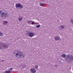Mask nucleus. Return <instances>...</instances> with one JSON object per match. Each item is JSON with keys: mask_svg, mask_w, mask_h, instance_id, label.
Listing matches in <instances>:
<instances>
[{"mask_svg": "<svg viewBox=\"0 0 73 73\" xmlns=\"http://www.w3.org/2000/svg\"><path fill=\"white\" fill-rule=\"evenodd\" d=\"M65 61L68 63H70L73 61V56L72 55H67Z\"/></svg>", "mask_w": 73, "mask_h": 73, "instance_id": "obj_1", "label": "nucleus"}, {"mask_svg": "<svg viewBox=\"0 0 73 73\" xmlns=\"http://www.w3.org/2000/svg\"><path fill=\"white\" fill-rule=\"evenodd\" d=\"M13 54H15L17 57H19L20 58L22 57V53L20 51H16V50H14L13 51Z\"/></svg>", "mask_w": 73, "mask_h": 73, "instance_id": "obj_2", "label": "nucleus"}, {"mask_svg": "<svg viewBox=\"0 0 73 73\" xmlns=\"http://www.w3.org/2000/svg\"><path fill=\"white\" fill-rule=\"evenodd\" d=\"M7 14L8 13L2 12V10H0V16H1V17L6 18L7 17H8V14L7 15Z\"/></svg>", "mask_w": 73, "mask_h": 73, "instance_id": "obj_3", "label": "nucleus"}, {"mask_svg": "<svg viewBox=\"0 0 73 73\" xmlns=\"http://www.w3.org/2000/svg\"><path fill=\"white\" fill-rule=\"evenodd\" d=\"M2 48H3L4 49H7L8 48V44H4L3 43L0 42V49H2Z\"/></svg>", "mask_w": 73, "mask_h": 73, "instance_id": "obj_4", "label": "nucleus"}, {"mask_svg": "<svg viewBox=\"0 0 73 73\" xmlns=\"http://www.w3.org/2000/svg\"><path fill=\"white\" fill-rule=\"evenodd\" d=\"M15 7L17 8V9H21L23 8V6L20 3H18L16 4Z\"/></svg>", "mask_w": 73, "mask_h": 73, "instance_id": "obj_5", "label": "nucleus"}, {"mask_svg": "<svg viewBox=\"0 0 73 73\" xmlns=\"http://www.w3.org/2000/svg\"><path fill=\"white\" fill-rule=\"evenodd\" d=\"M30 72L32 73H35L36 72V70L34 68H32L30 70Z\"/></svg>", "mask_w": 73, "mask_h": 73, "instance_id": "obj_6", "label": "nucleus"}, {"mask_svg": "<svg viewBox=\"0 0 73 73\" xmlns=\"http://www.w3.org/2000/svg\"><path fill=\"white\" fill-rule=\"evenodd\" d=\"M33 36H34V34H33V33L30 32V33L29 34V37H33Z\"/></svg>", "mask_w": 73, "mask_h": 73, "instance_id": "obj_7", "label": "nucleus"}, {"mask_svg": "<svg viewBox=\"0 0 73 73\" xmlns=\"http://www.w3.org/2000/svg\"><path fill=\"white\" fill-rule=\"evenodd\" d=\"M55 40L56 41L60 40V38L58 36H57L55 38Z\"/></svg>", "mask_w": 73, "mask_h": 73, "instance_id": "obj_8", "label": "nucleus"}, {"mask_svg": "<svg viewBox=\"0 0 73 73\" xmlns=\"http://www.w3.org/2000/svg\"><path fill=\"white\" fill-rule=\"evenodd\" d=\"M26 33L25 34V35H27V36H29V33H30V32H29L28 31H27L26 32Z\"/></svg>", "mask_w": 73, "mask_h": 73, "instance_id": "obj_9", "label": "nucleus"}, {"mask_svg": "<svg viewBox=\"0 0 73 73\" xmlns=\"http://www.w3.org/2000/svg\"><path fill=\"white\" fill-rule=\"evenodd\" d=\"M4 25H5V24H7V23H8V22L7 21H4L3 22Z\"/></svg>", "mask_w": 73, "mask_h": 73, "instance_id": "obj_10", "label": "nucleus"}, {"mask_svg": "<svg viewBox=\"0 0 73 73\" xmlns=\"http://www.w3.org/2000/svg\"><path fill=\"white\" fill-rule=\"evenodd\" d=\"M23 19V18H21V17H19V18H18V20H19V21H21Z\"/></svg>", "mask_w": 73, "mask_h": 73, "instance_id": "obj_11", "label": "nucleus"}, {"mask_svg": "<svg viewBox=\"0 0 73 73\" xmlns=\"http://www.w3.org/2000/svg\"><path fill=\"white\" fill-rule=\"evenodd\" d=\"M5 73H11V71H7V70H6L4 72Z\"/></svg>", "mask_w": 73, "mask_h": 73, "instance_id": "obj_12", "label": "nucleus"}, {"mask_svg": "<svg viewBox=\"0 0 73 73\" xmlns=\"http://www.w3.org/2000/svg\"><path fill=\"white\" fill-rule=\"evenodd\" d=\"M36 27L37 28H38L39 27H40V25L36 26Z\"/></svg>", "mask_w": 73, "mask_h": 73, "instance_id": "obj_13", "label": "nucleus"}, {"mask_svg": "<svg viewBox=\"0 0 73 73\" xmlns=\"http://www.w3.org/2000/svg\"><path fill=\"white\" fill-rule=\"evenodd\" d=\"M21 68L22 69H24V67L23 65H21Z\"/></svg>", "mask_w": 73, "mask_h": 73, "instance_id": "obj_14", "label": "nucleus"}, {"mask_svg": "<svg viewBox=\"0 0 73 73\" xmlns=\"http://www.w3.org/2000/svg\"><path fill=\"white\" fill-rule=\"evenodd\" d=\"M38 66H37V65H35L34 66V68H36V69H38Z\"/></svg>", "mask_w": 73, "mask_h": 73, "instance_id": "obj_15", "label": "nucleus"}, {"mask_svg": "<svg viewBox=\"0 0 73 73\" xmlns=\"http://www.w3.org/2000/svg\"><path fill=\"white\" fill-rule=\"evenodd\" d=\"M31 22H32V21H28L27 22V23H31Z\"/></svg>", "mask_w": 73, "mask_h": 73, "instance_id": "obj_16", "label": "nucleus"}, {"mask_svg": "<svg viewBox=\"0 0 73 73\" xmlns=\"http://www.w3.org/2000/svg\"><path fill=\"white\" fill-rule=\"evenodd\" d=\"M71 22L73 24V19H71Z\"/></svg>", "mask_w": 73, "mask_h": 73, "instance_id": "obj_17", "label": "nucleus"}, {"mask_svg": "<svg viewBox=\"0 0 73 73\" xmlns=\"http://www.w3.org/2000/svg\"><path fill=\"white\" fill-rule=\"evenodd\" d=\"M60 28L61 29H64V26H61L60 27Z\"/></svg>", "mask_w": 73, "mask_h": 73, "instance_id": "obj_18", "label": "nucleus"}, {"mask_svg": "<svg viewBox=\"0 0 73 73\" xmlns=\"http://www.w3.org/2000/svg\"><path fill=\"white\" fill-rule=\"evenodd\" d=\"M40 6H43V3H40Z\"/></svg>", "mask_w": 73, "mask_h": 73, "instance_id": "obj_19", "label": "nucleus"}, {"mask_svg": "<svg viewBox=\"0 0 73 73\" xmlns=\"http://www.w3.org/2000/svg\"><path fill=\"white\" fill-rule=\"evenodd\" d=\"M23 65V66H24V67H26V64H23V65Z\"/></svg>", "mask_w": 73, "mask_h": 73, "instance_id": "obj_20", "label": "nucleus"}, {"mask_svg": "<svg viewBox=\"0 0 73 73\" xmlns=\"http://www.w3.org/2000/svg\"><path fill=\"white\" fill-rule=\"evenodd\" d=\"M9 70H10V71H12V68H10L9 69Z\"/></svg>", "mask_w": 73, "mask_h": 73, "instance_id": "obj_21", "label": "nucleus"}, {"mask_svg": "<svg viewBox=\"0 0 73 73\" xmlns=\"http://www.w3.org/2000/svg\"><path fill=\"white\" fill-rule=\"evenodd\" d=\"M34 22L33 21H32V23H31V24H32V25H33V24H34Z\"/></svg>", "mask_w": 73, "mask_h": 73, "instance_id": "obj_22", "label": "nucleus"}, {"mask_svg": "<svg viewBox=\"0 0 73 73\" xmlns=\"http://www.w3.org/2000/svg\"><path fill=\"white\" fill-rule=\"evenodd\" d=\"M61 56L62 57H64V54H62Z\"/></svg>", "mask_w": 73, "mask_h": 73, "instance_id": "obj_23", "label": "nucleus"}, {"mask_svg": "<svg viewBox=\"0 0 73 73\" xmlns=\"http://www.w3.org/2000/svg\"><path fill=\"white\" fill-rule=\"evenodd\" d=\"M2 33H0V36H1L2 35Z\"/></svg>", "mask_w": 73, "mask_h": 73, "instance_id": "obj_24", "label": "nucleus"}, {"mask_svg": "<svg viewBox=\"0 0 73 73\" xmlns=\"http://www.w3.org/2000/svg\"><path fill=\"white\" fill-rule=\"evenodd\" d=\"M22 56H23V57H22V58H23V57H25V56H24L23 55H22Z\"/></svg>", "mask_w": 73, "mask_h": 73, "instance_id": "obj_25", "label": "nucleus"}, {"mask_svg": "<svg viewBox=\"0 0 73 73\" xmlns=\"http://www.w3.org/2000/svg\"><path fill=\"white\" fill-rule=\"evenodd\" d=\"M66 57V55L65 54H64V57Z\"/></svg>", "mask_w": 73, "mask_h": 73, "instance_id": "obj_26", "label": "nucleus"}, {"mask_svg": "<svg viewBox=\"0 0 73 73\" xmlns=\"http://www.w3.org/2000/svg\"><path fill=\"white\" fill-rule=\"evenodd\" d=\"M4 60H1V62H4Z\"/></svg>", "mask_w": 73, "mask_h": 73, "instance_id": "obj_27", "label": "nucleus"}, {"mask_svg": "<svg viewBox=\"0 0 73 73\" xmlns=\"http://www.w3.org/2000/svg\"><path fill=\"white\" fill-rule=\"evenodd\" d=\"M42 1H45L46 0H41Z\"/></svg>", "mask_w": 73, "mask_h": 73, "instance_id": "obj_28", "label": "nucleus"}, {"mask_svg": "<svg viewBox=\"0 0 73 73\" xmlns=\"http://www.w3.org/2000/svg\"><path fill=\"white\" fill-rule=\"evenodd\" d=\"M57 65H56L55 66V67H57Z\"/></svg>", "mask_w": 73, "mask_h": 73, "instance_id": "obj_29", "label": "nucleus"}, {"mask_svg": "<svg viewBox=\"0 0 73 73\" xmlns=\"http://www.w3.org/2000/svg\"><path fill=\"white\" fill-rule=\"evenodd\" d=\"M34 36H36V34H34Z\"/></svg>", "mask_w": 73, "mask_h": 73, "instance_id": "obj_30", "label": "nucleus"}, {"mask_svg": "<svg viewBox=\"0 0 73 73\" xmlns=\"http://www.w3.org/2000/svg\"><path fill=\"white\" fill-rule=\"evenodd\" d=\"M70 69H71V68H70Z\"/></svg>", "mask_w": 73, "mask_h": 73, "instance_id": "obj_31", "label": "nucleus"}]
</instances>
